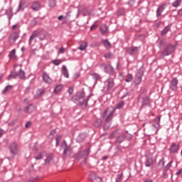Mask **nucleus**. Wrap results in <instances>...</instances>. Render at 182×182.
<instances>
[{
  "mask_svg": "<svg viewBox=\"0 0 182 182\" xmlns=\"http://www.w3.org/2000/svg\"><path fill=\"white\" fill-rule=\"evenodd\" d=\"M86 94L85 92H80L73 97V102L76 103V105H80L81 106H87V101L92 95L85 97Z\"/></svg>",
  "mask_w": 182,
  "mask_h": 182,
  "instance_id": "1",
  "label": "nucleus"
},
{
  "mask_svg": "<svg viewBox=\"0 0 182 182\" xmlns=\"http://www.w3.org/2000/svg\"><path fill=\"white\" fill-rule=\"evenodd\" d=\"M104 90H105L106 93L114 92V80L113 78L109 77L105 81Z\"/></svg>",
  "mask_w": 182,
  "mask_h": 182,
  "instance_id": "2",
  "label": "nucleus"
},
{
  "mask_svg": "<svg viewBox=\"0 0 182 182\" xmlns=\"http://www.w3.org/2000/svg\"><path fill=\"white\" fill-rule=\"evenodd\" d=\"M89 154H90V148L80 152L77 156V160H80V159H82V162L81 163V164H86V159H87V156H89Z\"/></svg>",
  "mask_w": 182,
  "mask_h": 182,
  "instance_id": "3",
  "label": "nucleus"
},
{
  "mask_svg": "<svg viewBox=\"0 0 182 182\" xmlns=\"http://www.w3.org/2000/svg\"><path fill=\"white\" fill-rule=\"evenodd\" d=\"M115 110L116 109L114 108H112V109L108 108L102 114V117H106L108 113V115L105 119V122H110V119H112V117H113V114H114Z\"/></svg>",
  "mask_w": 182,
  "mask_h": 182,
  "instance_id": "4",
  "label": "nucleus"
},
{
  "mask_svg": "<svg viewBox=\"0 0 182 182\" xmlns=\"http://www.w3.org/2000/svg\"><path fill=\"white\" fill-rule=\"evenodd\" d=\"M144 75V72L141 70H139L138 73L136 74L135 79L134 83L135 86H139L140 83H141V77Z\"/></svg>",
  "mask_w": 182,
  "mask_h": 182,
  "instance_id": "5",
  "label": "nucleus"
},
{
  "mask_svg": "<svg viewBox=\"0 0 182 182\" xmlns=\"http://www.w3.org/2000/svg\"><path fill=\"white\" fill-rule=\"evenodd\" d=\"M174 52V47L173 45H168L165 50L162 51L161 56H168Z\"/></svg>",
  "mask_w": 182,
  "mask_h": 182,
  "instance_id": "6",
  "label": "nucleus"
},
{
  "mask_svg": "<svg viewBox=\"0 0 182 182\" xmlns=\"http://www.w3.org/2000/svg\"><path fill=\"white\" fill-rule=\"evenodd\" d=\"M101 69H104L105 72L109 73V75H113V73L114 72L113 67L109 64H102Z\"/></svg>",
  "mask_w": 182,
  "mask_h": 182,
  "instance_id": "7",
  "label": "nucleus"
},
{
  "mask_svg": "<svg viewBox=\"0 0 182 182\" xmlns=\"http://www.w3.org/2000/svg\"><path fill=\"white\" fill-rule=\"evenodd\" d=\"M161 117L160 116L157 117L152 124L153 130L155 132V133H157L159 132V129H160V120Z\"/></svg>",
  "mask_w": 182,
  "mask_h": 182,
  "instance_id": "8",
  "label": "nucleus"
},
{
  "mask_svg": "<svg viewBox=\"0 0 182 182\" xmlns=\"http://www.w3.org/2000/svg\"><path fill=\"white\" fill-rule=\"evenodd\" d=\"M124 139H127V140H130V139H132V135L126 134L118 136L117 138V143H123Z\"/></svg>",
  "mask_w": 182,
  "mask_h": 182,
  "instance_id": "9",
  "label": "nucleus"
},
{
  "mask_svg": "<svg viewBox=\"0 0 182 182\" xmlns=\"http://www.w3.org/2000/svg\"><path fill=\"white\" fill-rule=\"evenodd\" d=\"M178 85V80H177L176 77L173 78L171 81L170 89H171V90H173V92H176V90H177L178 89V86H177Z\"/></svg>",
  "mask_w": 182,
  "mask_h": 182,
  "instance_id": "10",
  "label": "nucleus"
},
{
  "mask_svg": "<svg viewBox=\"0 0 182 182\" xmlns=\"http://www.w3.org/2000/svg\"><path fill=\"white\" fill-rule=\"evenodd\" d=\"M62 147H64L63 159H65V157H66L68 153H69V151H70V146H69V145H68V144H66V141H63V144H62Z\"/></svg>",
  "mask_w": 182,
  "mask_h": 182,
  "instance_id": "11",
  "label": "nucleus"
},
{
  "mask_svg": "<svg viewBox=\"0 0 182 182\" xmlns=\"http://www.w3.org/2000/svg\"><path fill=\"white\" fill-rule=\"evenodd\" d=\"M10 151L14 156H16V154H18V144H16V143L13 142V143L11 144Z\"/></svg>",
  "mask_w": 182,
  "mask_h": 182,
  "instance_id": "12",
  "label": "nucleus"
},
{
  "mask_svg": "<svg viewBox=\"0 0 182 182\" xmlns=\"http://www.w3.org/2000/svg\"><path fill=\"white\" fill-rule=\"evenodd\" d=\"M43 82H45V83H47L48 85H50V83H52L51 78L49 77V75L46 73H44L43 74Z\"/></svg>",
  "mask_w": 182,
  "mask_h": 182,
  "instance_id": "13",
  "label": "nucleus"
},
{
  "mask_svg": "<svg viewBox=\"0 0 182 182\" xmlns=\"http://www.w3.org/2000/svg\"><path fill=\"white\" fill-rule=\"evenodd\" d=\"M166 4H164L158 8L156 11V16H161V13L163 12V11H164V9H166Z\"/></svg>",
  "mask_w": 182,
  "mask_h": 182,
  "instance_id": "14",
  "label": "nucleus"
},
{
  "mask_svg": "<svg viewBox=\"0 0 182 182\" xmlns=\"http://www.w3.org/2000/svg\"><path fill=\"white\" fill-rule=\"evenodd\" d=\"M178 144H172L170 148V153H177L178 151Z\"/></svg>",
  "mask_w": 182,
  "mask_h": 182,
  "instance_id": "15",
  "label": "nucleus"
},
{
  "mask_svg": "<svg viewBox=\"0 0 182 182\" xmlns=\"http://www.w3.org/2000/svg\"><path fill=\"white\" fill-rule=\"evenodd\" d=\"M142 106H149L150 105V97H142Z\"/></svg>",
  "mask_w": 182,
  "mask_h": 182,
  "instance_id": "16",
  "label": "nucleus"
},
{
  "mask_svg": "<svg viewBox=\"0 0 182 182\" xmlns=\"http://www.w3.org/2000/svg\"><path fill=\"white\" fill-rule=\"evenodd\" d=\"M5 14L8 16L9 20L12 18L14 16V13L12 12V7H9L7 10H6Z\"/></svg>",
  "mask_w": 182,
  "mask_h": 182,
  "instance_id": "17",
  "label": "nucleus"
},
{
  "mask_svg": "<svg viewBox=\"0 0 182 182\" xmlns=\"http://www.w3.org/2000/svg\"><path fill=\"white\" fill-rule=\"evenodd\" d=\"M62 73L64 75L65 77L69 78V71L66 65H63L62 67Z\"/></svg>",
  "mask_w": 182,
  "mask_h": 182,
  "instance_id": "18",
  "label": "nucleus"
},
{
  "mask_svg": "<svg viewBox=\"0 0 182 182\" xmlns=\"http://www.w3.org/2000/svg\"><path fill=\"white\" fill-rule=\"evenodd\" d=\"M31 9L33 11H39V9H41V4H39L38 1L34 2L31 6Z\"/></svg>",
  "mask_w": 182,
  "mask_h": 182,
  "instance_id": "19",
  "label": "nucleus"
},
{
  "mask_svg": "<svg viewBox=\"0 0 182 182\" xmlns=\"http://www.w3.org/2000/svg\"><path fill=\"white\" fill-rule=\"evenodd\" d=\"M100 31H101V33L102 35H106V33L109 31V28H107V25H102L100 28Z\"/></svg>",
  "mask_w": 182,
  "mask_h": 182,
  "instance_id": "20",
  "label": "nucleus"
},
{
  "mask_svg": "<svg viewBox=\"0 0 182 182\" xmlns=\"http://www.w3.org/2000/svg\"><path fill=\"white\" fill-rule=\"evenodd\" d=\"M18 38H19V33L18 32H14L10 36L9 39H11L12 41H14V42H15V41H16V39H18Z\"/></svg>",
  "mask_w": 182,
  "mask_h": 182,
  "instance_id": "21",
  "label": "nucleus"
},
{
  "mask_svg": "<svg viewBox=\"0 0 182 182\" xmlns=\"http://www.w3.org/2000/svg\"><path fill=\"white\" fill-rule=\"evenodd\" d=\"M63 89V85H57L55 89H54V93L55 95H58L60 92H62V90Z\"/></svg>",
  "mask_w": 182,
  "mask_h": 182,
  "instance_id": "22",
  "label": "nucleus"
},
{
  "mask_svg": "<svg viewBox=\"0 0 182 182\" xmlns=\"http://www.w3.org/2000/svg\"><path fill=\"white\" fill-rule=\"evenodd\" d=\"M153 165V159L152 158H147L145 161V166L146 167H151Z\"/></svg>",
  "mask_w": 182,
  "mask_h": 182,
  "instance_id": "23",
  "label": "nucleus"
},
{
  "mask_svg": "<svg viewBox=\"0 0 182 182\" xmlns=\"http://www.w3.org/2000/svg\"><path fill=\"white\" fill-rule=\"evenodd\" d=\"M34 110L33 105H30L29 106L26 107L24 109L26 113H32Z\"/></svg>",
  "mask_w": 182,
  "mask_h": 182,
  "instance_id": "24",
  "label": "nucleus"
},
{
  "mask_svg": "<svg viewBox=\"0 0 182 182\" xmlns=\"http://www.w3.org/2000/svg\"><path fill=\"white\" fill-rule=\"evenodd\" d=\"M138 50H139V48L132 47L128 50V52H129V55H133V54L136 53V52H137Z\"/></svg>",
  "mask_w": 182,
  "mask_h": 182,
  "instance_id": "25",
  "label": "nucleus"
},
{
  "mask_svg": "<svg viewBox=\"0 0 182 182\" xmlns=\"http://www.w3.org/2000/svg\"><path fill=\"white\" fill-rule=\"evenodd\" d=\"M87 42L82 43L79 47L80 50H86L87 49Z\"/></svg>",
  "mask_w": 182,
  "mask_h": 182,
  "instance_id": "26",
  "label": "nucleus"
},
{
  "mask_svg": "<svg viewBox=\"0 0 182 182\" xmlns=\"http://www.w3.org/2000/svg\"><path fill=\"white\" fill-rule=\"evenodd\" d=\"M171 27H170V26L165 27L164 29H163L161 31V35L162 36L166 35L167 32H169V31H171Z\"/></svg>",
  "mask_w": 182,
  "mask_h": 182,
  "instance_id": "27",
  "label": "nucleus"
},
{
  "mask_svg": "<svg viewBox=\"0 0 182 182\" xmlns=\"http://www.w3.org/2000/svg\"><path fill=\"white\" fill-rule=\"evenodd\" d=\"M180 5H181V0H176L172 4V6H173L174 8H178V6H180Z\"/></svg>",
  "mask_w": 182,
  "mask_h": 182,
  "instance_id": "28",
  "label": "nucleus"
},
{
  "mask_svg": "<svg viewBox=\"0 0 182 182\" xmlns=\"http://www.w3.org/2000/svg\"><path fill=\"white\" fill-rule=\"evenodd\" d=\"M132 80H133V75L132 74H128L127 76H126V78H125V82H127V83L132 82Z\"/></svg>",
  "mask_w": 182,
  "mask_h": 182,
  "instance_id": "29",
  "label": "nucleus"
},
{
  "mask_svg": "<svg viewBox=\"0 0 182 182\" xmlns=\"http://www.w3.org/2000/svg\"><path fill=\"white\" fill-rule=\"evenodd\" d=\"M43 93H45V91H43V90H38L36 95V99L41 97V96H42Z\"/></svg>",
  "mask_w": 182,
  "mask_h": 182,
  "instance_id": "30",
  "label": "nucleus"
},
{
  "mask_svg": "<svg viewBox=\"0 0 182 182\" xmlns=\"http://www.w3.org/2000/svg\"><path fill=\"white\" fill-rule=\"evenodd\" d=\"M102 43H103L104 46L107 48H109L111 46L110 42H109V41H107V40L102 41Z\"/></svg>",
  "mask_w": 182,
  "mask_h": 182,
  "instance_id": "31",
  "label": "nucleus"
},
{
  "mask_svg": "<svg viewBox=\"0 0 182 182\" xmlns=\"http://www.w3.org/2000/svg\"><path fill=\"white\" fill-rule=\"evenodd\" d=\"M10 90H12V85H8L5 87V89L2 91L3 95H5L6 92H9Z\"/></svg>",
  "mask_w": 182,
  "mask_h": 182,
  "instance_id": "32",
  "label": "nucleus"
},
{
  "mask_svg": "<svg viewBox=\"0 0 182 182\" xmlns=\"http://www.w3.org/2000/svg\"><path fill=\"white\" fill-rule=\"evenodd\" d=\"M36 36H38V34H36V33H33L30 38H29V41H28V43L29 45H31V43H32V41H33L35 39V38H36Z\"/></svg>",
  "mask_w": 182,
  "mask_h": 182,
  "instance_id": "33",
  "label": "nucleus"
},
{
  "mask_svg": "<svg viewBox=\"0 0 182 182\" xmlns=\"http://www.w3.org/2000/svg\"><path fill=\"white\" fill-rule=\"evenodd\" d=\"M18 77H20V79H25V71H23V70H20L18 73Z\"/></svg>",
  "mask_w": 182,
  "mask_h": 182,
  "instance_id": "34",
  "label": "nucleus"
},
{
  "mask_svg": "<svg viewBox=\"0 0 182 182\" xmlns=\"http://www.w3.org/2000/svg\"><path fill=\"white\" fill-rule=\"evenodd\" d=\"M50 161H52V155H49L47 159H46L45 164L46 165H49L50 164Z\"/></svg>",
  "mask_w": 182,
  "mask_h": 182,
  "instance_id": "35",
  "label": "nucleus"
},
{
  "mask_svg": "<svg viewBox=\"0 0 182 182\" xmlns=\"http://www.w3.org/2000/svg\"><path fill=\"white\" fill-rule=\"evenodd\" d=\"M15 53H16V49L12 50L11 51L9 55V58H10L11 59L15 58Z\"/></svg>",
  "mask_w": 182,
  "mask_h": 182,
  "instance_id": "36",
  "label": "nucleus"
},
{
  "mask_svg": "<svg viewBox=\"0 0 182 182\" xmlns=\"http://www.w3.org/2000/svg\"><path fill=\"white\" fill-rule=\"evenodd\" d=\"M44 154H45V152L39 154L37 156L35 157L36 160H42V159H43Z\"/></svg>",
  "mask_w": 182,
  "mask_h": 182,
  "instance_id": "37",
  "label": "nucleus"
},
{
  "mask_svg": "<svg viewBox=\"0 0 182 182\" xmlns=\"http://www.w3.org/2000/svg\"><path fill=\"white\" fill-rule=\"evenodd\" d=\"M53 63L55 65V66H59L62 63V60H54Z\"/></svg>",
  "mask_w": 182,
  "mask_h": 182,
  "instance_id": "38",
  "label": "nucleus"
},
{
  "mask_svg": "<svg viewBox=\"0 0 182 182\" xmlns=\"http://www.w3.org/2000/svg\"><path fill=\"white\" fill-rule=\"evenodd\" d=\"M122 178H123V173L117 175V178H116V182L122 181Z\"/></svg>",
  "mask_w": 182,
  "mask_h": 182,
  "instance_id": "39",
  "label": "nucleus"
},
{
  "mask_svg": "<svg viewBox=\"0 0 182 182\" xmlns=\"http://www.w3.org/2000/svg\"><path fill=\"white\" fill-rule=\"evenodd\" d=\"M112 53H107L105 54V59H112Z\"/></svg>",
  "mask_w": 182,
  "mask_h": 182,
  "instance_id": "40",
  "label": "nucleus"
},
{
  "mask_svg": "<svg viewBox=\"0 0 182 182\" xmlns=\"http://www.w3.org/2000/svg\"><path fill=\"white\" fill-rule=\"evenodd\" d=\"M173 164V161H170L167 166L165 167V170L167 171V170H170L171 168V165Z\"/></svg>",
  "mask_w": 182,
  "mask_h": 182,
  "instance_id": "41",
  "label": "nucleus"
},
{
  "mask_svg": "<svg viewBox=\"0 0 182 182\" xmlns=\"http://www.w3.org/2000/svg\"><path fill=\"white\" fill-rule=\"evenodd\" d=\"M60 139H62V136L60 135H58L57 137H56V147H58L59 146V141L60 140Z\"/></svg>",
  "mask_w": 182,
  "mask_h": 182,
  "instance_id": "42",
  "label": "nucleus"
},
{
  "mask_svg": "<svg viewBox=\"0 0 182 182\" xmlns=\"http://www.w3.org/2000/svg\"><path fill=\"white\" fill-rule=\"evenodd\" d=\"M55 5H56V1L55 0H51L49 3V6L51 8H53V6H55Z\"/></svg>",
  "mask_w": 182,
  "mask_h": 182,
  "instance_id": "43",
  "label": "nucleus"
},
{
  "mask_svg": "<svg viewBox=\"0 0 182 182\" xmlns=\"http://www.w3.org/2000/svg\"><path fill=\"white\" fill-rule=\"evenodd\" d=\"M123 106H124V102H121L117 105V109H122Z\"/></svg>",
  "mask_w": 182,
  "mask_h": 182,
  "instance_id": "44",
  "label": "nucleus"
},
{
  "mask_svg": "<svg viewBox=\"0 0 182 182\" xmlns=\"http://www.w3.org/2000/svg\"><path fill=\"white\" fill-rule=\"evenodd\" d=\"M159 165L164 167V159H161L159 162Z\"/></svg>",
  "mask_w": 182,
  "mask_h": 182,
  "instance_id": "45",
  "label": "nucleus"
},
{
  "mask_svg": "<svg viewBox=\"0 0 182 182\" xmlns=\"http://www.w3.org/2000/svg\"><path fill=\"white\" fill-rule=\"evenodd\" d=\"M92 77H93V79H95V80H97V79H99V75L92 74Z\"/></svg>",
  "mask_w": 182,
  "mask_h": 182,
  "instance_id": "46",
  "label": "nucleus"
},
{
  "mask_svg": "<svg viewBox=\"0 0 182 182\" xmlns=\"http://www.w3.org/2000/svg\"><path fill=\"white\" fill-rule=\"evenodd\" d=\"M68 93H69V95H73V87H70L68 89Z\"/></svg>",
  "mask_w": 182,
  "mask_h": 182,
  "instance_id": "47",
  "label": "nucleus"
},
{
  "mask_svg": "<svg viewBox=\"0 0 182 182\" xmlns=\"http://www.w3.org/2000/svg\"><path fill=\"white\" fill-rule=\"evenodd\" d=\"M31 125H32V122H28L26 124V129H28V127H30Z\"/></svg>",
  "mask_w": 182,
  "mask_h": 182,
  "instance_id": "48",
  "label": "nucleus"
},
{
  "mask_svg": "<svg viewBox=\"0 0 182 182\" xmlns=\"http://www.w3.org/2000/svg\"><path fill=\"white\" fill-rule=\"evenodd\" d=\"M116 136V132H113L110 135H109V139H114V137Z\"/></svg>",
  "mask_w": 182,
  "mask_h": 182,
  "instance_id": "49",
  "label": "nucleus"
},
{
  "mask_svg": "<svg viewBox=\"0 0 182 182\" xmlns=\"http://www.w3.org/2000/svg\"><path fill=\"white\" fill-rule=\"evenodd\" d=\"M97 28V25L94 24V25H92V26H91L90 31H93V30L96 29Z\"/></svg>",
  "mask_w": 182,
  "mask_h": 182,
  "instance_id": "50",
  "label": "nucleus"
},
{
  "mask_svg": "<svg viewBox=\"0 0 182 182\" xmlns=\"http://www.w3.org/2000/svg\"><path fill=\"white\" fill-rule=\"evenodd\" d=\"M182 173V168L179 169L178 171L176 173V176H180Z\"/></svg>",
  "mask_w": 182,
  "mask_h": 182,
  "instance_id": "51",
  "label": "nucleus"
},
{
  "mask_svg": "<svg viewBox=\"0 0 182 182\" xmlns=\"http://www.w3.org/2000/svg\"><path fill=\"white\" fill-rule=\"evenodd\" d=\"M65 48H60L59 53H65Z\"/></svg>",
  "mask_w": 182,
  "mask_h": 182,
  "instance_id": "52",
  "label": "nucleus"
},
{
  "mask_svg": "<svg viewBox=\"0 0 182 182\" xmlns=\"http://www.w3.org/2000/svg\"><path fill=\"white\" fill-rule=\"evenodd\" d=\"M16 28H19V25L15 24V25H14V26H12V29H14V30L16 29Z\"/></svg>",
  "mask_w": 182,
  "mask_h": 182,
  "instance_id": "53",
  "label": "nucleus"
},
{
  "mask_svg": "<svg viewBox=\"0 0 182 182\" xmlns=\"http://www.w3.org/2000/svg\"><path fill=\"white\" fill-rule=\"evenodd\" d=\"M4 133H5L4 129H0V137H2V136L4 135Z\"/></svg>",
  "mask_w": 182,
  "mask_h": 182,
  "instance_id": "54",
  "label": "nucleus"
},
{
  "mask_svg": "<svg viewBox=\"0 0 182 182\" xmlns=\"http://www.w3.org/2000/svg\"><path fill=\"white\" fill-rule=\"evenodd\" d=\"M56 133V131L55 129L52 130L50 132V136H53V134H55Z\"/></svg>",
  "mask_w": 182,
  "mask_h": 182,
  "instance_id": "55",
  "label": "nucleus"
},
{
  "mask_svg": "<svg viewBox=\"0 0 182 182\" xmlns=\"http://www.w3.org/2000/svg\"><path fill=\"white\" fill-rule=\"evenodd\" d=\"M63 19V16H58V20L62 21Z\"/></svg>",
  "mask_w": 182,
  "mask_h": 182,
  "instance_id": "56",
  "label": "nucleus"
},
{
  "mask_svg": "<svg viewBox=\"0 0 182 182\" xmlns=\"http://www.w3.org/2000/svg\"><path fill=\"white\" fill-rule=\"evenodd\" d=\"M178 15H182V9L178 11Z\"/></svg>",
  "mask_w": 182,
  "mask_h": 182,
  "instance_id": "57",
  "label": "nucleus"
},
{
  "mask_svg": "<svg viewBox=\"0 0 182 182\" xmlns=\"http://www.w3.org/2000/svg\"><path fill=\"white\" fill-rule=\"evenodd\" d=\"M97 122H99V124H98L97 126H100V124H102V120H98V121H97Z\"/></svg>",
  "mask_w": 182,
  "mask_h": 182,
  "instance_id": "58",
  "label": "nucleus"
},
{
  "mask_svg": "<svg viewBox=\"0 0 182 182\" xmlns=\"http://www.w3.org/2000/svg\"><path fill=\"white\" fill-rule=\"evenodd\" d=\"M21 6H22V4H20V5H19V7H18V10H17V12L21 9Z\"/></svg>",
  "mask_w": 182,
  "mask_h": 182,
  "instance_id": "59",
  "label": "nucleus"
},
{
  "mask_svg": "<svg viewBox=\"0 0 182 182\" xmlns=\"http://www.w3.org/2000/svg\"><path fill=\"white\" fill-rule=\"evenodd\" d=\"M102 160H107V156H104V157L102 158Z\"/></svg>",
  "mask_w": 182,
  "mask_h": 182,
  "instance_id": "60",
  "label": "nucleus"
},
{
  "mask_svg": "<svg viewBox=\"0 0 182 182\" xmlns=\"http://www.w3.org/2000/svg\"><path fill=\"white\" fill-rule=\"evenodd\" d=\"M144 182H153V181H151V180H146Z\"/></svg>",
  "mask_w": 182,
  "mask_h": 182,
  "instance_id": "61",
  "label": "nucleus"
},
{
  "mask_svg": "<svg viewBox=\"0 0 182 182\" xmlns=\"http://www.w3.org/2000/svg\"><path fill=\"white\" fill-rule=\"evenodd\" d=\"M40 39H41V41H43V39H45V36H43V37H40Z\"/></svg>",
  "mask_w": 182,
  "mask_h": 182,
  "instance_id": "62",
  "label": "nucleus"
},
{
  "mask_svg": "<svg viewBox=\"0 0 182 182\" xmlns=\"http://www.w3.org/2000/svg\"><path fill=\"white\" fill-rule=\"evenodd\" d=\"M76 77H79V75H76Z\"/></svg>",
  "mask_w": 182,
  "mask_h": 182,
  "instance_id": "63",
  "label": "nucleus"
},
{
  "mask_svg": "<svg viewBox=\"0 0 182 182\" xmlns=\"http://www.w3.org/2000/svg\"><path fill=\"white\" fill-rule=\"evenodd\" d=\"M10 76H14L12 74Z\"/></svg>",
  "mask_w": 182,
  "mask_h": 182,
  "instance_id": "64",
  "label": "nucleus"
}]
</instances>
